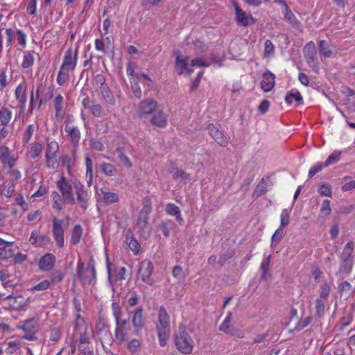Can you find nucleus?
<instances>
[{
    "mask_svg": "<svg viewBox=\"0 0 355 355\" xmlns=\"http://www.w3.org/2000/svg\"><path fill=\"white\" fill-rule=\"evenodd\" d=\"M78 49L69 48L64 56L62 64L60 67L57 83L60 86H63L69 79V72L73 71L76 67Z\"/></svg>",
    "mask_w": 355,
    "mask_h": 355,
    "instance_id": "obj_1",
    "label": "nucleus"
},
{
    "mask_svg": "<svg viewBox=\"0 0 355 355\" xmlns=\"http://www.w3.org/2000/svg\"><path fill=\"white\" fill-rule=\"evenodd\" d=\"M157 330L160 345L165 346L170 335V318L164 307L159 309Z\"/></svg>",
    "mask_w": 355,
    "mask_h": 355,
    "instance_id": "obj_2",
    "label": "nucleus"
},
{
    "mask_svg": "<svg viewBox=\"0 0 355 355\" xmlns=\"http://www.w3.org/2000/svg\"><path fill=\"white\" fill-rule=\"evenodd\" d=\"M96 270L94 262L92 259L88 263L87 268H85V264L79 261L77 266V277L83 284H94L96 282Z\"/></svg>",
    "mask_w": 355,
    "mask_h": 355,
    "instance_id": "obj_3",
    "label": "nucleus"
},
{
    "mask_svg": "<svg viewBox=\"0 0 355 355\" xmlns=\"http://www.w3.org/2000/svg\"><path fill=\"white\" fill-rule=\"evenodd\" d=\"M59 144L55 141H47L45 148V163L49 169L55 170L59 166Z\"/></svg>",
    "mask_w": 355,
    "mask_h": 355,
    "instance_id": "obj_4",
    "label": "nucleus"
},
{
    "mask_svg": "<svg viewBox=\"0 0 355 355\" xmlns=\"http://www.w3.org/2000/svg\"><path fill=\"white\" fill-rule=\"evenodd\" d=\"M175 344L177 349L184 354H191L193 348V341L184 329H180L175 335Z\"/></svg>",
    "mask_w": 355,
    "mask_h": 355,
    "instance_id": "obj_5",
    "label": "nucleus"
},
{
    "mask_svg": "<svg viewBox=\"0 0 355 355\" xmlns=\"http://www.w3.org/2000/svg\"><path fill=\"white\" fill-rule=\"evenodd\" d=\"M150 205H144L141 211L139 212L137 226L141 232V234L148 238L150 234V228L148 225V215L151 211Z\"/></svg>",
    "mask_w": 355,
    "mask_h": 355,
    "instance_id": "obj_6",
    "label": "nucleus"
},
{
    "mask_svg": "<svg viewBox=\"0 0 355 355\" xmlns=\"http://www.w3.org/2000/svg\"><path fill=\"white\" fill-rule=\"evenodd\" d=\"M153 265L149 260H144L140 263L138 275L142 282L148 285H153L154 280L150 277L153 271Z\"/></svg>",
    "mask_w": 355,
    "mask_h": 355,
    "instance_id": "obj_7",
    "label": "nucleus"
},
{
    "mask_svg": "<svg viewBox=\"0 0 355 355\" xmlns=\"http://www.w3.org/2000/svg\"><path fill=\"white\" fill-rule=\"evenodd\" d=\"M158 109L157 103L153 98H147L139 104L137 114L140 117L153 114Z\"/></svg>",
    "mask_w": 355,
    "mask_h": 355,
    "instance_id": "obj_8",
    "label": "nucleus"
},
{
    "mask_svg": "<svg viewBox=\"0 0 355 355\" xmlns=\"http://www.w3.org/2000/svg\"><path fill=\"white\" fill-rule=\"evenodd\" d=\"M58 188L61 192L64 202L69 205H73L75 199L72 193L71 184L67 182L64 178H62L57 183Z\"/></svg>",
    "mask_w": 355,
    "mask_h": 355,
    "instance_id": "obj_9",
    "label": "nucleus"
},
{
    "mask_svg": "<svg viewBox=\"0 0 355 355\" xmlns=\"http://www.w3.org/2000/svg\"><path fill=\"white\" fill-rule=\"evenodd\" d=\"M234 6L235 8V19L239 25L245 27L256 22L252 15L244 12L236 3H234Z\"/></svg>",
    "mask_w": 355,
    "mask_h": 355,
    "instance_id": "obj_10",
    "label": "nucleus"
},
{
    "mask_svg": "<svg viewBox=\"0 0 355 355\" xmlns=\"http://www.w3.org/2000/svg\"><path fill=\"white\" fill-rule=\"evenodd\" d=\"M64 130L67 134L68 139L73 147V154L75 155L80 139V131L78 127L67 124Z\"/></svg>",
    "mask_w": 355,
    "mask_h": 355,
    "instance_id": "obj_11",
    "label": "nucleus"
},
{
    "mask_svg": "<svg viewBox=\"0 0 355 355\" xmlns=\"http://www.w3.org/2000/svg\"><path fill=\"white\" fill-rule=\"evenodd\" d=\"M63 220H58L56 218L53 219V234L59 248L64 247V230L62 228Z\"/></svg>",
    "mask_w": 355,
    "mask_h": 355,
    "instance_id": "obj_12",
    "label": "nucleus"
},
{
    "mask_svg": "<svg viewBox=\"0 0 355 355\" xmlns=\"http://www.w3.org/2000/svg\"><path fill=\"white\" fill-rule=\"evenodd\" d=\"M282 6L284 7V19L294 28L302 32L303 28L301 22L296 18L292 10L289 8L286 1H282Z\"/></svg>",
    "mask_w": 355,
    "mask_h": 355,
    "instance_id": "obj_13",
    "label": "nucleus"
},
{
    "mask_svg": "<svg viewBox=\"0 0 355 355\" xmlns=\"http://www.w3.org/2000/svg\"><path fill=\"white\" fill-rule=\"evenodd\" d=\"M0 162L3 168H12L16 162V158L11 155L10 149L7 146H0Z\"/></svg>",
    "mask_w": 355,
    "mask_h": 355,
    "instance_id": "obj_14",
    "label": "nucleus"
},
{
    "mask_svg": "<svg viewBox=\"0 0 355 355\" xmlns=\"http://www.w3.org/2000/svg\"><path fill=\"white\" fill-rule=\"evenodd\" d=\"M75 189L78 202L79 203L80 207L83 209L86 210L89 205V197L87 190L80 183H76L75 184Z\"/></svg>",
    "mask_w": 355,
    "mask_h": 355,
    "instance_id": "obj_15",
    "label": "nucleus"
},
{
    "mask_svg": "<svg viewBox=\"0 0 355 355\" xmlns=\"http://www.w3.org/2000/svg\"><path fill=\"white\" fill-rule=\"evenodd\" d=\"M132 323L137 333L141 331L144 327L146 320L144 316V309L142 307H139L133 312Z\"/></svg>",
    "mask_w": 355,
    "mask_h": 355,
    "instance_id": "obj_16",
    "label": "nucleus"
},
{
    "mask_svg": "<svg viewBox=\"0 0 355 355\" xmlns=\"http://www.w3.org/2000/svg\"><path fill=\"white\" fill-rule=\"evenodd\" d=\"M210 136L221 146H226L228 144L227 138L223 133L219 131L213 124H209L207 127Z\"/></svg>",
    "mask_w": 355,
    "mask_h": 355,
    "instance_id": "obj_17",
    "label": "nucleus"
},
{
    "mask_svg": "<svg viewBox=\"0 0 355 355\" xmlns=\"http://www.w3.org/2000/svg\"><path fill=\"white\" fill-rule=\"evenodd\" d=\"M175 67L179 70V74L187 73L191 74L193 69L189 64V58L182 55H178L176 56Z\"/></svg>",
    "mask_w": 355,
    "mask_h": 355,
    "instance_id": "obj_18",
    "label": "nucleus"
},
{
    "mask_svg": "<svg viewBox=\"0 0 355 355\" xmlns=\"http://www.w3.org/2000/svg\"><path fill=\"white\" fill-rule=\"evenodd\" d=\"M100 98L107 105L114 106L116 101L110 87L107 86L98 91Z\"/></svg>",
    "mask_w": 355,
    "mask_h": 355,
    "instance_id": "obj_19",
    "label": "nucleus"
},
{
    "mask_svg": "<svg viewBox=\"0 0 355 355\" xmlns=\"http://www.w3.org/2000/svg\"><path fill=\"white\" fill-rule=\"evenodd\" d=\"M275 78V75L269 71L263 73L261 81V87L264 92H270L274 87Z\"/></svg>",
    "mask_w": 355,
    "mask_h": 355,
    "instance_id": "obj_20",
    "label": "nucleus"
},
{
    "mask_svg": "<svg viewBox=\"0 0 355 355\" xmlns=\"http://www.w3.org/2000/svg\"><path fill=\"white\" fill-rule=\"evenodd\" d=\"M153 114V115L150 120L152 125L159 128H164L166 125V116L162 110H159L158 108Z\"/></svg>",
    "mask_w": 355,
    "mask_h": 355,
    "instance_id": "obj_21",
    "label": "nucleus"
},
{
    "mask_svg": "<svg viewBox=\"0 0 355 355\" xmlns=\"http://www.w3.org/2000/svg\"><path fill=\"white\" fill-rule=\"evenodd\" d=\"M55 262V257L50 253L46 254L43 256L40 262V269L43 271H49L53 268Z\"/></svg>",
    "mask_w": 355,
    "mask_h": 355,
    "instance_id": "obj_22",
    "label": "nucleus"
},
{
    "mask_svg": "<svg viewBox=\"0 0 355 355\" xmlns=\"http://www.w3.org/2000/svg\"><path fill=\"white\" fill-rule=\"evenodd\" d=\"M166 212L170 215L175 216V220L180 224L182 225L184 223V220L181 215V211L180 208L173 203H168L166 206Z\"/></svg>",
    "mask_w": 355,
    "mask_h": 355,
    "instance_id": "obj_23",
    "label": "nucleus"
},
{
    "mask_svg": "<svg viewBox=\"0 0 355 355\" xmlns=\"http://www.w3.org/2000/svg\"><path fill=\"white\" fill-rule=\"evenodd\" d=\"M15 96L19 105H26L27 101L26 87L24 85H19L15 92Z\"/></svg>",
    "mask_w": 355,
    "mask_h": 355,
    "instance_id": "obj_24",
    "label": "nucleus"
},
{
    "mask_svg": "<svg viewBox=\"0 0 355 355\" xmlns=\"http://www.w3.org/2000/svg\"><path fill=\"white\" fill-rule=\"evenodd\" d=\"M126 243L130 249L135 253H139L140 250V244L138 241L134 237L132 232L129 230L126 234Z\"/></svg>",
    "mask_w": 355,
    "mask_h": 355,
    "instance_id": "obj_25",
    "label": "nucleus"
},
{
    "mask_svg": "<svg viewBox=\"0 0 355 355\" xmlns=\"http://www.w3.org/2000/svg\"><path fill=\"white\" fill-rule=\"evenodd\" d=\"M39 320L35 318H31L24 322L21 329L25 332L36 333L39 329Z\"/></svg>",
    "mask_w": 355,
    "mask_h": 355,
    "instance_id": "obj_26",
    "label": "nucleus"
},
{
    "mask_svg": "<svg viewBox=\"0 0 355 355\" xmlns=\"http://www.w3.org/2000/svg\"><path fill=\"white\" fill-rule=\"evenodd\" d=\"M168 171L172 174L173 178L175 180H180L187 181L190 180L189 175L187 173L183 170L175 168L174 166H172Z\"/></svg>",
    "mask_w": 355,
    "mask_h": 355,
    "instance_id": "obj_27",
    "label": "nucleus"
},
{
    "mask_svg": "<svg viewBox=\"0 0 355 355\" xmlns=\"http://www.w3.org/2000/svg\"><path fill=\"white\" fill-rule=\"evenodd\" d=\"M97 336L103 347L111 346L114 340L110 329L101 332V334L97 335Z\"/></svg>",
    "mask_w": 355,
    "mask_h": 355,
    "instance_id": "obj_28",
    "label": "nucleus"
},
{
    "mask_svg": "<svg viewBox=\"0 0 355 355\" xmlns=\"http://www.w3.org/2000/svg\"><path fill=\"white\" fill-rule=\"evenodd\" d=\"M88 330L87 324L83 317H81L79 314L77 315L74 324V331L76 334L79 333H84Z\"/></svg>",
    "mask_w": 355,
    "mask_h": 355,
    "instance_id": "obj_29",
    "label": "nucleus"
},
{
    "mask_svg": "<svg viewBox=\"0 0 355 355\" xmlns=\"http://www.w3.org/2000/svg\"><path fill=\"white\" fill-rule=\"evenodd\" d=\"M101 191L103 194V201L106 205L115 203L119 201V198L116 193L107 191L103 189H101Z\"/></svg>",
    "mask_w": 355,
    "mask_h": 355,
    "instance_id": "obj_30",
    "label": "nucleus"
},
{
    "mask_svg": "<svg viewBox=\"0 0 355 355\" xmlns=\"http://www.w3.org/2000/svg\"><path fill=\"white\" fill-rule=\"evenodd\" d=\"M43 145L38 142H34L31 144L30 149L28 151V155L32 159H36L41 155L43 150Z\"/></svg>",
    "mask_w": 355,
    "mask_h": 355,
    "instance_id": "obj_31",
    "label": "nucleus"
},
{
    "mask_svg": "<svg viewBox=\"0 0 355 355\" xmlns=\"http://www.w3.org/2000/svg\"><path fill=\"white\" fill-rule=\"evenodd\" d=\"M232 317V313L229 312L226 318L219 327V331H223L227 334L230 335L234 330V327L230 324Z\"/></svg>",
    "mask_w": 355,
    "mask_h": 355,
    "instance_id": "obj_32",
    "label": "nucleus"
},
{
    "mask_svg": "<svg viewBox=\"0 0 355 355\" xmlns=\"http://www.w3.org/2000/svg\"><path fill=\"white\" fill-rule=\"evenodd\" d=\"M319 51L320 55H323L325 58H330L334 55V51L325 40H321L319 42Z\"/></svg>",
    "mask_w": 355,
    "mask_h": 355,
    "instance_id": "obj_33",
    "label": "nucleus"
},
{
    "mask_svg": "<svg viewBox=\"0 0 355 355\" xmlns=\"http://www.w3.org/2000/svg\"><path fill=\"white\" fill-rule=\"evenodd\" d=\"M12 112L6 108L2 107L0 110V123L2 125L6 126L12 119Z\"/></svg>",
    "mask_w": 355,
    "mask_h": 355,
    "instance_id": "obj_34",
    "label": "nucleus"
},
{
    "mask_svg": "<svg viewBox=\"0 0 355 355\" xmlns=\"http://www.w3.org/2000/svg\"><path fill=\"white\" fill-rule=\"evenodd\" d=\"M54 107L55 110V116L57 118L62 116V110L64 108V98L62 95L59 94L54 100Z\"/></svg>",
    "mask_w": 355,
    "mask_h": 355,
    "instance_id": "obj_35",
    "label": "nucleus"
},
{
    "mask_svg": "<svg viewBox=\"0 0 355 355\" xmlns=\"http://www.w3.org/2000/svg\"><path fill=\"white\" fill-rule=\"evenodd\" d=\"M83 228L80 225H76L73 229L71 241L73 245H77L83 235Z\"/></svg>",
    "mask_w": 355,
    "mask_h": 355,
    "instance_id": "obj_36",
    "label": "nucleus"
},
{
    "mask_svg": "<svg viewBox=\"0 0 355 355\" xmlns=\"http://www.w3.org/2000/svg\"><path fill=\"white\" fill-rule=\"evenodd\" d=\"M306 60L312 69L318 72V63L317 62V54L316 51H313L312 53H308L305 55Z\"/></svg>",
    "mask_w": 355,
    "mask_h": 355,
    "instance_id": "obj_37",
    "label": "nucleus"
},
{
    "mask_svg": "<svg viewBox=\"0 0 355 355\" xmlns=\"http://www.w3.org/2000/svg\"><path fill=\"white\" fill-rule=\"evenodd\" d=\"M10 245H4L0 248V259H8L14 256V251Z\"/></svg>",
    "mask_w": 355,
    "mask_h": 355,
    "instance_id": "obj_38",
    "label": "nucleus"
},
{
    "mask_svg": "<svg viewBox=\"0 0 355 355\" xmlns=\"http://www.w3.org/2000/svg\"><path fill=\"white\" fill-rule=\"evenodd\" d=\"M331 292V286L327 282H324L320 287L318 299L327 300Z\"/></svg>",
    "mask_w": 355,
    "mask_h": 355,
    "instance_id": "obj_39",
    "label": "nucleus"
},
{
    "mask_svg": "<svg viewBox=\"0 0 355 355\" xmlns=\"http://www.w3.org/2000/svg\"><path fill=\"white\" fill-rule=\"evenodd\" d=\"M34 63V57L33 52L26 51L24 54L23 62L21 67L24 69L32 66Z\"/></svg>",
    "mask_w": 355,
    "mask_h": 355,
    "instance_id": "obj_40",
    "label": "nucleus"
},
{
    "mask_svg": "<svg viewBox=\"0 0 355 355\" xmlns=\"http://www.w3.org/2000/svg\"><path fill=\"white\" fill-rule=\"evenodd\" d=\"M354 250V243L352 241L348 242L344 249L342 254V259L344 262H346L349 258L350 257L351 254L353 252Z\"/></svg>",
    "mask_w": 355,
    "mask_h": 355,
    "instance_id": "obj_41",
    "label": "nucleus"
},
{
    "mask_svg": "<svg viewBox=\"0 0 355 355\" xmlns=\"http://www.w3.org/2000/svg\"><path fill=\"white\" fill-rule=\"evenodd\" d=\"M295 100L299 104L302 103V96L299 92L295 93H289L285 97V101L288 104H291L293 101Z\"/></svg>",
    "mask_w": 355,
    "mask_h": 355,
    "instance_id": "obj_42",
    "label": "nucleus"
},
{
    "mask_svg": "<svg viewBox=\"0 0 355 355\" xmlns=\"http://www.w3.org/2000/svg\"><path fill=\"white\" fill-rule=\"evenodd\" d=\"M326 300L316 299L315 300V314L318 318H322L324 314V303Z\"/></svg>",
    "mask_w": 355,
    "mask_h": 355,
    "instance_id": "obj_43",
    "label": "nucleus"
},
{
    "mask_svg": "<svg viewBox=\"0 0 355 355\" xmlns=\"http://www.w3.org/2000/svg\"><path fill=\"white\" fill-rule=\"evenodd\" d=\"M116 153L118 155L120 162L126 167L131 168L132 164L130 159L123 153V150L118 148L116 150Z\"/></svg>",
    "mask_w": 355,
    "mask_h": 355,
    "instance_id": "obj_44",
    "label": "nucleus"
},
{
    "mask_svg": "<svg viewBox=\"0 0 355 355\" xmlns=\"http://www.w3.org/2000/svg\"><path fill=\"white\" fill-rule=\"evenodd\" d=\"M101 171L107 176H112L116 172V168L111 164L103 163L101 166Z\"/></svg>",
    "mask_w": 355,
    "mask_h": 355,
    "instance_id": "obj_45",
    "label": "nucleus"
},
{
    "mask_svg": "<svg viewBox=\"0 0 355 355\" xmlns=\"http://www.w3.org/2000/svg\"><path fill=\"white\" fill-rule=\"evenodd\" d=\"M53 97V89L49 88L46 92H44V90L42 92L40 99L38 103V108L40 109L42 105L47 101H49Z\"/></svg>",
    "mask_w": 355,
    "mask_h": 355,
    "instance_id": "obj_46",
    "label": "nucleus"
},
{
    "mask_svg": "<svg viewBox=\"0 0 355 355\" xmlns=\"http://www.w3.org/2000/svg\"><path fill=\"white\" fill-rule=\"evenodd\" d=\"M94 83L97 91L107 87V85L105 83V77L103 74H97L95 76Z\"/></svg>",
    "mask_w": 355,
    "mask_h": 355,
    "instance_id": "obj_47",
    "label": "nucleus"
},
{
    "mask_svg": "<svg viewBox=\"0 0 355 355\" xmlns=\"http://www.w3.org/2000/svg\"><path fill=\"white\" fill-rule=\"evenodd\" d=\"M127 323H128L127 320H124L121 322H119V325L116 324V328L115 330L116 336L121 342L125 341V335L123 331H120L119 329H120V327H124L127 324Z\"/></svg>",
    "mask_w": 355,
    "mask_h": 355,
    "instance_id": "obj_48",
    "label": "nucleus"
},
{
    "mask_svg": "<svg viewBox=\"0 0 355 355\" xmlns=\"http://www.w3.org/2000/svg\"><path fill=\"white\" fill-rule=\"evenodd\" d=\"M331 213V208L330 207V201L329 200H324L321 205L320 214L322 216H327Z\"/></svg>",
    "mask_w": 355,
    "mask_h": 355,
    "instance_id": "obj_49",
    "label": "nucleus"
},
{
    "mask_svg": "<svg viewBox=\"0 0 355 355\" xmlns=\"http://www.w3.org/2000/svg\"><path fill=\"white\" fill-rule=\"evenodd\" d=\"M340 151L334 152L324 163V166L327 167L332 164L336 163L340 157Z\"/></svg>",
    "mask_w": 355,
    "mask_h": 355,
    "instance_id": "obj_50",
    "label": "nucleus"
},
{
    "mask_svg": "<svg viewBox=\"0 0 355 355\" xmlns=\"http://www.w3.org/2000/svg\"><path fill=\"white\" fill-rule=\"evenodd\" d=\"M35 125L33 124L29 125L25 130L23 137L24 143L27 144L31 139L35 131Z\"/></svg>",
    "mask_w": 355,
    "mask_h": 355,
    "instance_id": "obj_51",
    "label": "nucleus"
},
{
    "mask_svg": "<svg viewBox=\"0 0 355 355\" xmlns=\"http://www.w3.org/2000/svg\"><path fill=\"white\" fill-rule=\"evenodd\" d=\"M267 189H266V182L263 181V180H262L259 183V184L257 186V188L254 192V194L253 196H256L257 198L261 196V195H263V193H265L266 192Z\"/></svg>",
    "mask_w": 355,
    "mask_h": 355,
    "instance_id": "obj_52",
    "label": "nucleus"
},
{
    "mask_svg": "<svg viewBox=\"0 0 355 355\" xmlns=\"http://www.w3.org/2000/svg\"><path fill=\"white\" fill-rule=\"evenodd\" d=\"M109 329L108 325L106 324L105 321L99 318L96 324V334L98 335L101 332L106 331Z\"/></svg>",
    "mask_w": 355,
    "mask_h": 355,
    "instance_id": "obj_53",
    "label": "nucleus"
},
{
    "mask_svg": "<svg viewBox=\"0 0 355 355\" xmlns=\"http://www.w3.org/2000/svg\"><path fill=\"white\" fill-rule=\"evenodd\" d=\"M92 114L96 117H101L103 116V107L100 104H94L90 107Z\"/></svg>",
    "mask_w": 355,
    "mask_h": 355,
    "instance_id": "obj_54",
    "label": "nucleus"
},
{
    "mask_svg": "<svg viewBox=\"0 0 355 355\" xmlns=\"http://www.w3.org/2000/svg\"><path fill=\"white\" fill-rule=\"evenodd\" d=\"M172 274L174 277L178 279V280H184L185 278L184 273L183 272V269L180 266H175L172 270Z\"/></svg>",
    "mask_w": 355,
    "mask_h": 355,
    "instance_id": "obj_55",
    "label": "nucleus"
},
{
    "mask_svg": "<svg viewBox=\"0 0 355 355\" xmlns=\"http://www.w3.org/2000/svg\"><path fill=\"white\" fill-rule=\"evenodd\" d=\"M15 191V183L12 182H9L8 184H5L3 193L8 198H10L12 196Z\"/></svg>",
    "mask_w": 355,
    "mask_h": 355,
    "instance_id": "obj_56",
    "label": "nucleus"
},
{
    "mask_svg": "<svg viewBox=\"0 0 355 355\" xmlns=\"http://www.w3.org/2000/svg\"><path fill=\"white\" fill-rule=\"evenodd\" d=\"M283 229L284 228L279 227L275 232V233L273 234V235L271 238L272 245H273L274 243H278L281 241V239H282L283 235H284V230Z\"/></svg>",
    "mask_w": 355,
    "mask_h": 355,
    "instance_id": "obj_57",
    "label": "nucleus"
},
{
    "mask_svg": "<svg viewBox=\"0 0 355 355\" xmlns=\"http://www.w3.org/2000/svg\"><path fill=\"white\" fill-rule=\"evenodd\" d=\"M289 211L288 209H285L282 210L281 213V225L280 227H285L289 224Z\"/></svg>",
    "mask_w": 355,
    "mask_h": 355,
    "instance_id": "obj_58",
    "label": "nucleus"
},
{
    "mask_svg": "<svg viewBox=\"0 0 355 355\" xmlns=\"http://www.w3.org/2000/svg\"><path fill=\"white\" fill-rule=\"evenodd\" d=\"M7 168L8 169V174L10 177V182H12L15 183V181L21 178V173L19 170L13 169V167Z\"/></svg>",
    "mask_w": 355,
    "mask_h": 355,
    "instance_id": "obj_59",
    "label": "nucleus"
},
{
    "mask_svg": "<svg viewBox=\"0 0 355 355\" xmlns=\"http://www.w3.org/2000/svg\"><path fill=\"white\" fill-rule=\"evenodd\" d=\"M264 47V57H269L274 53V45L270 40H266Z\"/></svg>",
    "mask_w": 355,
    "mask_h": 355,
    "instance_id": "obj_60",
    "label": "nucleus"
},
{
    "mask_svg": "<svg viewBox=\"0 0 355 355\" xmlns=\"http://www.w3.org/2000/svg\"><path fill=\"white\" fill-rule=\"evenodd\" d=\"M173 225V223L171 221H168V222H162V223H160L158 226V228L162 231V232L163 233V234L166 236V237H168L169 236V234H170V228H169V225Z\"/></svg>",
    "mask_w": 355,
    "mask_h": 355,
    "instance_id": "obj_61",
    "label": "nucleus"
},
{
    "mask_svg": "<svg viewBox=\"0 0 355 355\" xmlns=\"http://www.w3.org/2000/svg\"><path fill=\"white\" fill-rule=\"evenodd\" d=\"M50 286V282L48 280H44L39 284L35 285L31 288V291H42L46 290Z\"/></svg>",
    "mask_w": 355,
    "mask_h": 355,
    "instance_id": "obj_62",
    "label": "nucleus"
},
{
    "mask_svg": "<svg viewBox=\"0 0 355 355\" xmlns=\"http://www.w3.org/2000/svg\"><path fill=\"white\" fill-rule=\"evenodd\" d=\"M127 73L129 76H131L130 80V82L137 81L139 80V78L135 71V67L133 66V64L131 62H128V64Z\"/></svg>",
    "mask_w": 355,
    "mask_h": 355,
    "instance_id": "obj_63",
    "label": "nucleus"
},
{
    "mask_svg": "<svg viewBox=\"0 0 355 355\" xmlns=\"http://www.w3.org/2000/svg\"><path fill=\"white\" fill-rule=\"evenodd\" d=\"M318 193L324 196H331V188L329 184H322L318 189Z\"/></svg>",
    "mask_w": 355,
    "mask_h": 355,
    "instance_id": "obj_64",
    "label": "nucleus"
}]
</instances>
